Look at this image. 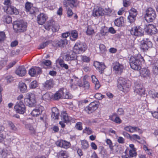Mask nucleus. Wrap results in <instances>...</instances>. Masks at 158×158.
<instances>
[{
  "label": "nucleus",
  "instance_id": "680f3d73",
  "mask_svg": "<svg viewBox=\"0 0 158 158\" xmlns=\"http://www.w3.org/2000/svg\"><path fill=\"white\" fill-rule=\"evenodd\" d=\"M5 19L6 23L9 24L12 22V19L10 16L7 15L5 16Z\"/></svg>",
  "mask_w": 158,
  "mask_h": 158
},
{
  "label": "nucleus",
  "instance_id": "774afa93",
  "mask_svg": "<svg viewBox=\"0 0 158 158\" xmlns=\"http://www.w3.org/2000/svg\"><path fill=\"white\" fill-rule=\"evenodd\" d=\"M73 13L72 10L70 9L69 8L67 12L68 17L69 18L71 17L72 16Z\"/></svg>",
  "mask_w": 158,
  "mask_h": 158
},
{
  "label": "nucleus",
  "instance_id": "a878e982",
  "mask_svg": "<svg viewBox=\"0 0 158 158\" xmlns=\"http://www.w3.org/2000/svg\"><path fill=\"white\" fill-rule=\"evenodd\" d=\"M25 127L29 130L30 133L31 135H34L35 134L36 128L31 123L26 124Z\"/></svg>",
  "mask_w": 158,
  "mask_h": 158
},
{
  "label": "nucleus",
  "instance_id": "69168bd1",
  "mask_svg": "<svg viewBox=\"0 0 158 158\" xmlns=\"http://www.w3.org/2000/svg\"><path fill=\"white\" fill-rule=\"evenodd\" d=\"M152 116L155 118L158 119V111L152 112H151Z\"/></svg>",
  "mask_w": 158,
  "mask_h": 158
},
{
  "label": "nucleus",
  "instance_id": "f257e3e1",
  "mask_svg": "<svg viewBox=\"0 0 158 158\" xmlns=\"http://www.w3.org/2000/svg\"><path fill=\"white\" fill-rule=\"evenodd\" d=\"M144 61L143 58L140 55L131 56L130 59V64L132 69L135 70L140 69V64Z\"/></svg>",
  "mask_w": 158,
  "mask_h": 158
},
{
  "label": "nucleus",
  "instance_id": "0e129e2a",
  "mask_svg": "<svg viewBox=\"0 0 158 158\" xmlns=\"http://www.w3.org/2000/svg\"><path fill=\"white\" fill-rule=\"evenodd\" d=\"M99 49L101 53L104 52L106 50V47L103 44H100L99 45Z\"/></svg>",
  "mask_w": 158,
  "mask_h": 158
},
{
  "label": "nucleus",
  "instance_id": "338daca9",
  "mask_svg": "<svg viewBox=\"0 0 158 158\" xmlns=\"http://www.w3.org/2000/svg\"><path fill=\"white\" fill-rule=\"evenodd\" d=\"M125 140L121 136L118 137V142L119 143L123 144L124 143Z\"/></svg>",
  "mask_w": 158,
  "mask_h": 158
},
{
  "label": "nucleus",
  "instance_id": "c9c22d12",
  "mask_svg": "<svg viewBox=\"0 0 158 158\" xmlns=\"http://www.w3.org/2000/svg\"><path fill=\"white\" fill-rule=\"evenodd\" d=\"M77 53L73 52L71 54H67L65 56V59L67 61H70L76 59Z\"/></svg>",
  "mask_w": 158,
  "mask_h": 158
},
{
  "label": "nucleus",
  "instance_id": "423d86ee",
  "mask_svg": "<svg viewBox=\"0 0 158 158\" xmlns=\"http://www.w3.org/2000/svg\"><path fill=\"white\" fill-rule=\"evenodd\" d=\"M64 88H61L54 95V98L55 100H58L62 97L65 99H69L72 98V97L70 95V94L68 92H66L64 94Z\"/></svg>",
  "mask_w": 158,
  "mask_h": 158
},
{
  "label": "nucleus",
  "instance_id": "0eeeda50",
  "mask_svg": "<svg viewBox=\"0 0 158 158\" xmlns=\"http://www.w3.org/2000/svg\"><path fill=\"white\" fill-rule=\"evenodd\" d=\"M86 49V45L80 41L76 43L73 48V52L77 54H81L84 52Z\"/></svg>",
  "mask_w": 158,
  "mask_h": 158
},
{
  "label": "nucleus",
  "instance_id": "bf43d9fd",
  "mask_svg": "<svg viewBox=\"0 0 158 158\" xmlns=\"http://www.w3.org/2000/svg\"><path fill=\"white\" fill-rule=\"evenodd\" d=\"M75 127L79 130H81L82 129V123L81 122L77 123L75 126Z\"/></svg>",
  "mask_w": 158,
  "mask_h": 158
},
{
  "label": "nucleus",
  "instance_id": "f704fd0d",
  "mask_svg": "<svg viewBox=\"0 0 158 158\" xmlns=\"http://www.w3.org/2000/svg\"><path fill=\"white\" fill-rule=\"evenodd\" d=\"M70 39L73 41L77 40L78 37V33L75 30L71 31L69 34Z\"/></svg>",
  "mask_w": 158,
  "mask_h": 158
},
{
  "label": "nucleus",
  "instance_id": "4468645a",
  "mask_svg": "<svg viewBox=\"0 0 158 158\" xmlns=\"http://www.w3.org/2000/svg\"><path fill=\"white\" fill-rule=\"evenodd\" d=\"M131 34L136 36H141L143 35V31L139 27H132L130 31Z\"/></svg>",
  "mask_w": 158,
  "mask_h": 158
},
{
  "label": "nucleus",
  "instance_id": "f8f14e48",
  "mask_svg": "<svg viewBox=\"0 0 158 158\" xmlns=\"http://www.w3.org/2000/svg\"><path fill=\"white\" fill-rule=\"evenodd\" d=\"M124 129L126 131L131 133L137 132L139 134H141L143 132L142 130L138 127L132 126L131 125L126 126L124 127Z\"/></svg>",
  "mask_w": 158,
  "mask_h": 158
},
{
  "label": "nucleus",
  "instance_id": "c85d7f7f",
  "mask_svg": "<svg viewBox=\"0 0 158 158\" xmlns=\"http://www.w3.org/2000/svg\"><path fill=\"white\" fill-rule=\"evenodd\" d=\"M144 89L142 86L139 85L136 86L134 89V92L140 95H142L144 94Z\"/></svg>",
  "mask_w": 158,
  "mask_h": 158
},
{
  "label": "nucleus",
  "instance_id": "4d7b16f0",
  "mask_svg": "<svg viewBox=\"0 0 158 158\" xmlns=\"http://www.w3.org/2000/svg\"><path fill=\"white\" fill-rule=\"evenodd\" d=\"M141 139L140 137L136 134H133L131 135L130 139L134 140H140Z\"/></svg>",
  "mask_w": 158,
  "mask_h": 158
},
{
  "label": "nucleus",
  "instance_id": "f03ea898",
  "mask_svg": "<svg viewBox=\"0 0 158 158\" xmlns=\"http://www.w3.org/2000/svg\"><path fill=\"white\" fill-rule=\"evenodd\" d=\"M118 86L119 89L124 93L127 92L129 90V88L131 86L130 81L127 79L120 77L118 80Z\"/></svg>",
  "mask_w": 158,
  "mask_h": 158
},
{
  "label": "nucleus",
  "instance_id": "a211bd4d",
  "mask_svg": "<svg viewBox=\"0 0 158 158\" xmlns=\"http://www.w3.org/2000/svg\"><path fill=\"white\" fill-rule=\"evenodd\" d=\"M64 6L65 7L70 6L73 8L77 6V0H64L63 1Z\"/></svg>",
  "mask_w": 158,
  "mask_h": 158
},
{
  "label": "nucleus",
  "instance_id": "37998d69",
  "mask_svg": "<svg viewBox=\"0 0 158 158\" xmlns=\"http://www.w3.org/2000/svg\"><path fill=\"white\" fill-rule=\"evenodd\" d=\"M41 65L43 66L44 68L46 69L47 67L49 66L51 64V62L50 60H44L43 61L41 62Z\"/></svg>",
  "mask_w": 158,
  "mask_h": 158
},
{
  "label": "nucleus",
  "instance_id": "f3484780",
  "mask_svg": "<svg viewBox=\"0 0 158 158\" xmlns=\"http://www.w3.org/2000/svg\"><path fill=\"white\" fill-rule=\"evenodd\" d=\"M152 42L148 40L144 41L140 45V48L143 52H146L149 48L152 47Z\"/></svg>",
  "mask_w": 158,
  "mask_h": 158
},
{
  "label": "nucleus",
  "instance_id": "052dcab7",
  "mask_svg": "<svg viewBox=\"0 0 158 158\" xmlns=\"http://www.w3.org/2000/svg\"><path fill=\"white\" fill-rule=\"evenodd\" d=\"M126 10V8L124 7H122L121 8L118 12V15H122Z\"/></svg>",
  "mask_w": 158,
  "mask_h": 158
},
{
  "label": "nucleus",
  "instance_id": "bb28decb",
  "mask_svg": "<svg viewBox=\"0 0 158 158\" xmlns=\"http://www.w3.org/2000/svg\"><path fill=\"white\" fill-rule=\"evenodd\" d=\"M104 14L103 10L101 7L95 8L92 12V15L94 17L102 16Z\"/></svg>",
  "mask_w": 158,
  "mask_h": 158
},
{
  "label": "nucleus",
  "instance_id": "603ef678",
  "mask_svg": "<svg viewBox=\"0 0 158 158\" xmlns=\"http://www.w3.org/2000/svg\"><path fill=\"white\" fill-rule=\"evenodd\" d=\"M9 126L10 127V129L14 131H16L17 130V127L15 126L14 124L11 122L10 121L8 122Z\"/></svg>",
  "mask_w": 158,
  "mask_h": 158
},
{
  "label": "nucleus",
  "instance_id": "dca6fc26",
  "mask_svg": "<svg viewBox=\"0 0 158 158\" xmlns=\"http://www.w3.org/2000/svg\"><path fill=\"white\" fill-rule=\"evenodd\" d=\"M42 73L41 69L39 67H33L29 69L28 73L31 77H35Z\"/></svg>",
  "mask_w": 158,
  "mask_h": 158
},
{
  "label": "nucleus",
  "instance_id": "c756f323",
  "mask_svg": "<svg viewBox=\"0 0 158 158\" xmlns=\"http://www.w3.org/2000/svg\"><path fill=\"white\" fill-rule=\"evenodd\" d=\"M52 118L54 119H58L59 118V113L56 107H53L52 109Z\"/></svg>",
  "mask_w": 158,
  "mask_h": 158
},
{
  "label": "nucleus",
  "instance_id": "a19ab883",
  "mask_svg": "<svg viewBox=\"0 0 158 158\" xmlns=\"http://www.w3.org/2000/svg\"><path fill=\"white\" fill-rule=\"evenodd\" d=\"M94 65L96 68L99 69L101 70H104L105 68V66L103 64H101L100 62H96L94 63Z\"/></svg>",
  "mask_w": 158,
  "mask_h": 158
},
{
  "label": "nucleus",
  "instance_id": "ea45409f",
  "mask_svg": "<svg viewBox=\"0 0 158 158\" xmlns=\"http://www.w3.org/2000/svg\"><path fill=\"white\" fill-rule=\"evenodd\" d=\"M2 155L3 158H11L10 156L12 155V153L10 151L4 150L2 151Z\"/></svg>",
  "mask_w": 158,
  "mask_h": 158
},
{
  "label": "nucleus",
  "instance_id": "c03bdc74",
  "mask_svg": "<svg viewBox=\"0 0 158 158\" xmlns=\"http://www.w3.org/2000/svg\"><path fill=\"white\" fill-rule=\"evenodd\" d=\"M81 147L84 149H86L89 147V145L88 142L85 140H84L81 141Z\"/></svg>",
  "mask_w": 158,
  "mask_h": 158
},
{
  "label": "nucleus",
  "instance_id": "7ed1b4c3",
  "mask_svg": "<svg viewBox=\"0 0 158 158\" xmlns=\"http://www.w3.org/2000/svg\"><path fill=\"white\" fill-rule=\"evenodd\" d=\"M24 102L29 107H32L35 106L36 101L35 95L31 93L26 94L24 98Z\"/></svg>",
  "mask_w": 158,
  "mask_h": 158
},
{
  "label": "nucleus",
  "instance_id": "7c9ffc66",
  "mask_svg": "<svg viewBox=\"0 0 158 158\" xmlns=\"http://www.w3.org/2000/svg\"><path fill=\"white\" fill-rule=\"evenodd\" d=\"M80 81H78L75 79H71L69 81L70 84V87L73 90L76 89L77 88V86H78V82Z\"/></svg>",
  "mask_w": 158,
  "mask_h": 158
},
{
  "label": "nucleus",
  "instance_id": "5701e85b",
  "mask_svg": "<svg viewBox=\"0 0 158 158\" xmlns=\"http://www.w3.org/2000/svg\"><path fill=\"white\" fill-rule=\"evenodd\" d=\"M147 32L150 34H155L157 31L156 27L152 24H149L147 27Z\"/></svg>",
  "mask_w": 158,
  "mask_h": 158
},
{
  "label": "nucleus",
  "instance_id": "09e8293b",
  "mask_svg": "<svg viewBox=\"0 0 158 158\" xmlns=\"http://www.w3.org/2000/svg\"><path fill=\"white\" fill-rule=\"evenodd\" d=\"M86 33L88 35H91L94 33V31L91 26H89L87 27Z\"/></svg>",
  "mask_w": 158,
  "mask_h": 158
},
{
  "label": "nucleus",
  "instance_id": "13d9d810",
  "mask_svg": "<svg viewBox=\"0 0 158 158\" xmlns=\"http://www.w3.org/2000/svg\"><path fill=\"white\" fill-rule=\"evenodd\" d=\"M81 59L84 62H89L90 60V59L89 57L84 56H81Z\"/></svg>",
  "mask_w": 158,
  "mask_h": 158
},
{
  "label": "nucleus",
  "instance_id": "6e6d98bb",
  "mask_svg": "<svg viewBox=\"0 0 158 158\" xmlns=\"http://www.w3.org/2000/svg\"><path fill=\"white\" fill-rule=\"evenodd\" d=\"M152 71L155 74H158V64H155L153 66Z\"/></svg>",
  "mask_w": 158,
  "mask_h": 158
},
{
  "label": "nucleus",
  "instance_id": "3c124183",
  "mask_svg": "<svg viewBox=\"0 0 158 158\" xmlns=\"http://www.w3.org/2000/svg\"><path fill=\"white\" fill-rule=\"evenodd\" d=\"M83 132L89 135L93 133L92 129L88 127H86L83 130Z\"/></svg>",
  "mask_w": 158,
  "mask_h": 158
},
{
  "label": "nucleus",
  "instance_id": "de8ad7c7",
  "mask_svg": "<svg viewBox=\"0 0 158 158\" xmlns=\"http://www.w3.org/2000/svg\"><path fill=\"white\" fill-rule=\"evenodd\" d=\"M129 156L131 158L137 155L136 150L130 149L129 150Z\"/></svg>",
  "mask_w": 158,
  "mask_h": 158
},
{
  "label": "nucleus",
  "instance_id": "412c9836",
  "mask_svg": "<svg viewBox=\"0 0 158 158\" xmlns=\"http://www.w3.org/2000/svg\"><path fill=\"white\" fill-rule=\"evenodd\" d=\"M78 86L80 87H82L84 88V90L85 92H87L88 91H91V89H90V85L89 82L84 80L83 81V83H82L81 81H80V82H78Z\"/></svg>",
  "mask_w": 158,
  "mask_h": 158
},
{
  "label": "nucleus",
  "instance_id": "9d476101",
  "mask_svg": "<svg viewBox=\"0 0 158 158\" xmlns=\"http://www.w3.org/2000/svg\"><path fill=\"white\" fill-rule=\"evenodd\" d=\"M113 69L115 73L121 74L124 69L123 65L118 62L115 61L113 64Z\"/></svg>",
  "mask_w": 158,
  "mask_h": 158
},
{
  "label": "nucleus",
  "instance_id": "cd10ccee",
  "mask_svg": "<svg viewBox=\"0 0 158 158\" xmlns=\"http://www.w3.org/2000/svg\"><path fill=\"white\" fill-rule=\"evenodd\" d=\"M26 73V69L23 66L19 67L15 71L16 74L20 77L24 76Z\"/></svg>",
  "mask_w": 158,
  "mask_h": 158
},
{
  "label": "nucleus",
  "instance_id": "b1692460",
  "mask_svg": "<svg viewBox=\"0 0 158 158\" xmlns=\"http://www.w3.org/2000/svg\"><path fill=\"white\" fill-rule=\"evenodd\" d=\"M43 110V107L39 106L33 110L31 112V114L33 116H37L40 114Z\"/></svg>",
  "mask_w": 158,
  "mask_h": 158
},
{
  "label": "nucleus",
  "instance_id": "4c0bfd02",
  "mask_svg": "<svg viewBox=\"0 0 158 158\" xmlns=\"http://www.w3.org/2000/svg\"><path fill=\"white\" fill-rule=\"evenodd\" d=\"M141 75L143 77H147L150 75L149 71L146 68H143L140 71Z\"/></svg>",
  "mask_w": 158,
  "mask_h": 158
},
{
  "label": "nucleus",
  "instance_id": "79ce46f5",
  "mask_svg": "<svg viewBox=\"0 0 158 158\" xmlns=\"http://www.w3.org/2000/svg\"><path fill=\"white\" fill-rule=\"evenodd\" d=\"M53 86V81L52 79L47 80L45 83L44 87L46 88H51Z\"/></svg>",
  "mask_w": 158,
  "mask_h": 158
},
{
  "label": "nucleus",
  "instance_id": "864d4df0",
  "mask_svg": "<svg viewBox=\"0 0 158 158\" xmlns=\"http://www.w3.org/2000/svg\"><path fill=\"white\" fill-rule=\"evenodd\" d=\"M6 38V35L3 31H0V43L3 41Z\"/></svg>",
  "mask_w": 158,
  "mask_h": 158
},
{
  "label": "nucleus",
  "instance_id": "20e7f679",
  "mask_svg": "<svg viewBox=\"0 0 158 158\" xmlns=\"http://www.w3.org/2000/svg\"><path fill=\"white\" fill-rule=\"evenodd\" d=\"M27 27V23L22 20L15 21L13 23V28L17 32H22L25 31Z\"/></svg>",
  "mask_w": 158,
  "mask_h": 158
},
{
  "label": "nucleus",
  "instance_id": "49530a36",
  "mask_svg": "<svg viewBox=\"0 0 158 158\" xmlns=\"http://www.w3.org/2000/svg\"><path fill=\"white\" fill-rule=\"evenodd\" d=\"M66 41V40H60L59 41H56V46L59 47L63 46L65 44Z\"/></svg>",
  "mask_w": 158,
  "mask_h": 158
},
{
  "label": "nucleus",
  "instance_id": "9b49d317",
  "mask_svg": "<svg viewBox=\"0 0 158 158\" xmlns=\"http://www.w3.org/2000/svg\"><path fill=\"white\" fill-rule=\"evenodd\" d=\"M129 15L127 17L129 22L130 23L134 22L135 20V17L137 15V12L136 9L132 8L129 11Z\"/></svg>",
  "mask_w": 158,
  "mask_h": 158
},
{
  "label": "nucleus",
  "instance_id": "ddd939ff",
  "mask_svg": "<svg viewBox=\"0 0 158 158\" xmlns=\"http://www.w3.org/2000/svg\"><path fill=\"white\" fill-rule=\"evenodd\" d=\"M3 9L4 11L9 14H15L17 15L19 14V11L18 9L12 6H5Z\"/></svg>",
  "mask_w": 158,
  "mask_h": 158
},
{
  "label": "nucleus",
  "instance_id": "6ab92c4d",
  "mask_svg": "<svg viewBox=\"0 0 158 158\" xmlns=\"http://www.w3.org/2000/svg\"><path fill=\"white\" fill-rule=\"evenodd\" d=\"M48 18L47 15L44 13H41L37 17V21L40 25H43L46 22Z\"/></svg>",
  "mask_w": 158,
  "mask_h": 158
},
{
  "label": "nucleus",
  "instance_id": "72a5a7b5",
  "mask_svg": "<svg viewBox=\"0 0 158 158\" xmlns=\"http://www.w3.org/2000/svg\"><path fill=\"white\" fill-rule=\"evenodd\" d=\"M58 158H68L69 154L66 151L61 150L57 154Z\"/></svg>",
  "mask_w": 158,
  "mask_h": 158
},
{
  "label": "nucleus",
  "instance_id": "5fc2aeb1",
  "mask_svg": "<svg viewBox=\"0 0 158 158\" xmlns=\"http://www.w3.org/2000/svg\"><path fill=\"white\" fill-rule=\"evenodd\" d=\"M38 83L36 81H34L31 82L30 85V88L34 89L37 87Z\"/></svg>",
  "mask_w": 158,
  "mask_h": 158
},
{
  "label": "nucleus",
  "instance_id": "393cba45",
  "mask_svg": "<svg viewBox=\"0 0 158 158\" xmlns=\"http://www.w3.org/2000/svg\"><path fill=\"white\" fill-rule=\"evenodd\" d=\"M14 137L12 135H9L7 134L6 135H5L4 133L0 134V142H2L5 140H7L9 142L13 140L14 139Z\"/></svg>",
  "mask_w": 158,
  "mask_h": 158
},
{
  "label": "nucleus",
  "instance_id": "2f4dec72",
  "mask_svg": "<svg viewBox=\"0 0 158 158\" xmlns=\"http://www.w3.org/2000/svg\"><path fill=\"white\" fill-rule=\"evenodd\" d=\"M124 23V19L122 16L120 17L119 18L115 19L114 21V23L115 26L120 27L122 26Z\"/></svg>",
  "mask_w": 158,
  "mask_h": 158
},
{
  "label": "nucleus",
  "instance_id": "2eb2a0df",
  "mask_svg": "<svg viewBox=\"0 0 158 158\" xmlns=\"http://www.w3.org/2000/svg\"><path fill=\"white\" fill-rule=\"evenodd\" d=\"M98 105L96 102H92L85 108V110L88 113L90 114L95 110L98 108Z\"/></svg>",
  "mask_w": 158,
  "mask_h": 158
},
{
  "label": "nucleus",
  "instance_id": "39448f33",
  "mask_svg": "<svg viewBox=\"0 0 158 158\" xmlns=\"http://www.w3.org/2000/svg\"><path fill=\"white\" fill-rule=\"evenodd\" d=\"M156 16L155 11L152 8L149 7L146 10L145 18L147 22H152L155 19Z\"/></svg>",
  "mask_w": 158,
  "mask_h": 158
},
{
  "label": "nucleus",
  "instance_id": "1a4fd4ad",
  "mask_svg": "<svg viewBox=\"0 0 158 158\" xmlns=\"http://www.w3.org/2000/svg\"><path fill=\"white\" fill-rule=\"evenodd\" d=\"M44 27L45 29L48 30L52 29L53 32L57 31L60 28L59 25L57 24H54V22L52 20L49 21L48 23L44 26Z\"/></svg>",
  "mask_w": 158,
  "mask_h": 158
},
{
  "label": "nucleus",
  "instance_id": "e433bc0d",
  "mask_svg": "<svg viewBox=\"0 0 158 158\" xmlns=\"http://www.w3.org/2000/svg\"><path fill=\"white\" fill-rule=\"evenodd\" d=\"M110 119L117 123H120L121 122V120L120 118L117 116L115 114H113L112 115L109 116Z\"/></svg>",
  "mask_w": 158,
  "mask_h": 158
},
{
  "label": "nucleus",
  "instance_id": "aec40b11",
  "mask_svg": "<svg viewBox=\"0 0 158 158\" xmlns=\"http://www.w3.org/2000/svg\"><path fill=\"white\" fill-rule=\"evenodd\" d=\"M25 9L27 12H29L31 14L35 13V8L33 6V4L31 2H27L25 4Z\"/></svg>",
  "mask_w": 158,
  "mask_h": 158
},
{
  "label": "nucleus",
  "instance_id": "6e6552de",
  "mask_svg": "<svg viewBox=\"0 0 158 158\" xmlns=\"http://www.w3.org/2000/svg\"><path fill=\"white\" fill-rule=\"evenodd\" d=\"M14 109L17 113L22 114L26 111V106L23 102H17L14 106Z\"/></svg>",
  "mask_w": 158,
  "mask_h": 158
},
{
  "label": "nucleus",
  "instance_id": "4be33fe9",
  "mask_svg": "<svg viewBox=\"0 0 158 158\" xmlns=\"http://www.w3.org/2000/svg\"><path fill=\"white\" fill-rule=\"evenodd\" d=\"M56 144L58 146L65 149H67L69 148L70 146V144L69 142L63 140L57 141Z\"/></svg>",
  "mask_w": 158,
  "mask_h": 158
},
{
  "label": "nucleus",
  "instance_id": "58836bf2",
  "mask_svg": "<svg viewBox=\"0 0 158 158\" xmlns=\"http://www.w3.org/2000/svg\"><path fill=\"white\" fill-rule=\"evenodd\" d=\"M20 91L22 93H24L27 91V87L25 83L20 82L19 85Z\"/></svg>",
  "mask_w": 158,
  "mask_h": 158
},
{
  "label": "nucleus",
  "instance_id": "a18cd8bd",
  "mask_svg": "<svg viewBox=\"0 0 158 158\" xmlns=\"http://www.w3.org/2000/svg\"><path fill=\"white\" fill-rule=\"evenodd\" d=\"M51 40L47 41L45 42H43L39 46V49H43L46 47L48 44L51 42Z\"/></svg>",
  "mask_w": 158,
  "mask_h": 158
},
{
  "label": "nucleus",
  "instance_id": "473e14b6",
  "mask_svg": "<svg viewBox=\"0 0 158 158\" xmlns=\"http://www.w3.org/2000/svg\"><path fill=\"white\" fill-rule=\"evenodd\" d=\"M61 120L65 123H69L71 119V117L68 116L67 114L64 111L61 112Z\"/></svg>",
  "mask_w": 158,
  "mask_h": 158
},
{
  "label": "nucleus",
  "instance_id": "e2e57ef3",
  "mask_svg": "<svg viewBox=\"0 0 158 158\" xmlns=\"http://www.w3.org/2000/svg\"><path fill=\"white\" fill-rule=\"evenodd\" d=\"M11 1L10 0H4V4L6 6H11Z\"/></svg>",
  "mask_w": 158,
  "mask_h": 158
},
{
  "label": "nucleus",
  "instance_id": "8fccbe9b",
  "mask_svg": "<svg viewBox=\"0 0 158 158\" xmlns=\"http://www.w3.org/2000/svg\"><path fill=\"white\" fill-rule=\"evenodd\" d=\"M94 97L96 99L99 100H102L105 97V96L104 95L100 93L96 94L94 95Z\"/></svg>",
  "mask_w": 158,
  "mask_h": 158
}]
</instances>
